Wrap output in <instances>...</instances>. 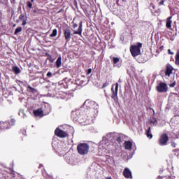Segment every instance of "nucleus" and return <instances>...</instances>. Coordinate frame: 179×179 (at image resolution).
Here are the masks:
<instances>
[{
    "label": "nucleus",
    "mask_w": 179,
    "mask_h": 179,
    "mask_svg": "<svg viewBox=\"0 0 179 179\" xmlns=\"http://www.w3.org/2000/svg\"><path fill=\"white\" fill-rule=\"evenodd\" d=\"M45 109L39 108L38 110H34V114L36 117H44L47 114H50L51 112V106L48 103L45 105Z\"/></svg>",
    "instance_id": "nucleus-1"
},
{
    "label": "nucleus",
    "mask_w": 179,
    "mask_h": 179,
    "mask_svg": "<svg viewBox=\"0 0 179 179\" xmlns=\"http://www.w3.org/2000/svg\"><path fill=\"white\" fill-rule=\"evenodd\" d=\"M77 150L79 155H87V153H89V144L80 143L77 146Z\"/></svg>",
    "instance_id": "nucleus-2"
},
{
    "label": "nucleus",
    "mask_w": 179,
    "mask_h": 179,
    "mask_svg": "<svg viewBox=\"0 0 179 179\" xmlns=\"http://www.w3.org/2000/svg\"><path fill=\"white\" fill-rule=\"evenodd\" d=\"M141 48H142V43H138V45H133L130 48V52L131 55L134 57H137V55H141Z\"/></svg>",
    "instance_id": "nucleus-3"
},
{
    "label": "nucleus",
    "mask_w": 179,
    "mask_h": 179,
    "mask_svg": "<svg viewBox=\"0 0 179 179\" xmlns=\"http://www.w3.org/2000/svg\"><path fill=\"white\" fill-rule=\"evenodd\" d=\"M157 90L159 93H166L167 92V90H169L167 84H166L164 83H159V85L157 87Z\"/></svg>",
    "instance_id": "nucleus-4"
},
{
    "label": "nucleus",
    "mask_w": 179,
    "mask_h": 179,
    "mask_svg": "<svg viewBox=\"0 0 179 179\" xmlns=\"http://www.w3.org/2000/svg\"><path fill=\"white\" fill-rule=\"evenodd\" d=\"M169 141V136H167L166 134H163L162 136H161L160 138H159V145L161 146H166V145H167V142Z\"/></svg>",
    "instance_id": "nucleus-5"
},
{
    "label": "nucleus",
    "mask_w": 179,
    "mask_h": 179,
    "mask_svg": "<svg viewBox=\"0 0 179 179\" xmlns=\"http://www.w3.org/2000/svg\"><path fill=\"white\" fill-rule=\"evenodd\" d=\"M64 36L66 43H68V41H71V29L69 28L64 29Z\"/></svg>",
    "instance_id": "nucleus-6"
},
{
    "label": "nucleus",
    "mask_w": 179,
    "mask_h": 179,
    "mask_svg": "<svg viewBox=\"0 0 179 179\" xmlns=\"http://www.w3.org/2000/svg\"><path fill=\"white\" fill-rule=\"evenodd\" d=\"M55 134L57 136H59V138H66V136H68V134H66V132L59 129H56Z\"/></svg>",
    "instance_id": "nucleus-7"
},
{
    "label": "nucleus",
    "mask_w": 179,
    "mask_h": 179,
    "mask_svg": "<svg viewBox=\"0 0 179 179\" xmlns=\"http://www.w3.org/2000/svg\"><path fill=\"white\" fill-rule=\"evenodd\" d=\"M84 106H87V107H93V108H96V110L99 108V106L97 103H96V102L90 100H86L84 103Z\"/></svg>",
    "instance_id": "nucleus-8"
},
{
    "label": "nucleus",
    "mask_w": 179,
    "mask_h": 179,
    "mask_svg": "<svg viewBox=\"0 0 179 179\" xmlns=\"http://www.w3.org/2000/svg\"><path fill=\"white\" fill-rule=\"evenodd\" d=\"M111 91L113 92L112 99H113V100H115V97H117V95L118 94V83H116L115 90H114V85H113Z\"/></svg>",
    "instance_id": "nucleus-9"
},
{
    "label": "nucleus",
    "mask_w": 179,
    "mask_h": 179,
    "mask_svg": "<svg viewBox=\"0 0 179 179\" xmlns=\"http://www.w3.org/2000/svg\"><path fill=\"white\" fill-rule=\"evenodd\" d=\"M173 71H174V68H173V66L170 65V64H167L166 66V70L165 72V75L166 76H170V75H171V73H173Z\"/></svg>",
    "instance_id": "nucleus-10"
},
{
    "label": "nucleus",
    "mask_w": 179,
    "mask_h": 179,
    "mask_svg": "<svg viewBox=\"0 0 179 179\" xmlns=\"http://www.w3.org/2000/svg\"><path fill=\"white\" fill-rule=\"evenodd\" d=\"M123 175L126 178H132V172L128 168L124 170Z\"/></svg>",
    "instance_id": "nucleus-11"
},
{
    "label": "nucleus",
    "mask_w": 179,
    "mask_h": 179,
    "mask_svg": "<svg viewBox=\"0 0 179 179\" xmlns=\"http://www.w3.org/2000/svg\"><path fill=\"white\" fill-rule=\"evenodd\" d=\"M10 127L9 122H0L1 129H8Z\"/></svg>",
    "instance_id": "nucleus-12"
},
{
    "label": "nucleus",
    "mask_w": 179,
    "mask_h": 179,
    "mask_svg": "<svg viewBox=\"0 0 179 179\" xmlns=\"http://www.w3.org/2000/svg\"><path fill=\"white\" fill-rule=\"evenodd\" d=\"M19 20H20V22H22V26H26V24H27V17L24 15L21 14L19 16Z\"/></svg>",
    "instance_id": "nucleus-13"
},
{
    "label": "nucleus",
    "mask_w": 179,
    "mask_h": 179,
    "mask_svg": "<svg viewBox=\"0 0 179 179\" xmlns=\"http://www.w3.org/2000/svg\"><path fill=\"white\" fill-rule=\"evenodd\" d=\"M124 148L127 150H131V149H132V142H131V141H125L124 142Z\"/></svg>",
    "instance_id": "nucleus-14"
},
{
    "label": "nucleus",
    "mask_w": 179,
    "mask_h": 179,
    "mask_svg": "<svg viewBox=\"0 0 179 179\" xmlns=\"http://www.w3.org/2000/svg\"><path fill=\"white\" fill-rule=\"evenodd\" d=\"M172 18H173V17H169L166 20V26L167 29H171V23H173V21H171Z\"/></svg>",
    "instance_id": "nucleus-15"
},
{
    "label": "nucleus",
    "mask_w": 179,
    "mask_h": 179,
    "mask_svg": "<svg viewBox=\"0 0 179 179\" xmlns=\"http://www.w3.org/2000/svg\"><path fill=\"white\" fill-rule=\"evenodd\" d=\"M82 31H83L82 22H80L79 27H78V30L75 31L73 34H79V36H82Z\"/></svg>",
    "instance_id": "nucleus-16"
},
{
    "label": "nucleus",
    "mask_w": 179,
    "mask_h": 179,
    "mask_svg": "<svg viewBox=\"0 0 179 179\" xmlns=\"http://www.w3.org/2000/svg\"><path fill=\"white\" fill-rule=\"evenodd\" d=\"M62 57H61V56H59L58 57V59L56 61V66L57 68H60L61 65H62Z\"/></svg>",
    "instance_id": "nucleus-17"
},
{
    "label": "nucleus",
    "mask_w": 179,
    "mask_h": 179,
    "mask_svg": "<svg viewBox=\"0 0 179 179\" xmlns=\"http://www.w3.org/2000/svg\"><path fill=\"white\" fill-rule=\"evenodd\" d=\"M150 125H157V120L152 117L150 120Z\"/></svg>",
    "instance_id": "nucleus-18"
},
{
    "label": "nucleus",
    "mask_w": 179,
    "mask_h": 179,
    "mask_svg": "<svg viewBox=\"0 0 179 179\" xmlns=\"http://www.w3.org/2000/svg\"><path fill=\"white\" fill-rule=\"evenodd\" d=\"M19 115H20V117H22V118H26V117H27V116L26 115V113H24V110H20L19 111Z\"/></svg>",
    "instance_id": "nucleus-19"
},
{
    "label": "nucleus",
    "mask_w": 179,
    "mask_h": 179,
    "mask_svg": "<svg viewBox=\"0 0 179 179\" xmlns=\"http://www.w3.org/2000/svg\"><path fill=\"white\" fill-rule=\"evenodd\" d=\"M146 135L150 139H152V138H153V136L152 135V134H150V127H149L148 131H146Z\"/></svg>",
    "instance_id": "nucleus-20"
},
{
    "label": "nucleus",
    "mask_w": 179,
    "mask_h": 179,
    "mask_svg": "<svg viewBox=\"0 0 179 179\" xmlns=\"http://www.w3.org/2000/svg\"><path fill=\"white\" fill-rule=\"evenodd\" d=\"M176 64L179 66V50L177 51L176 55Z\"/></svg>",
    "instance_id": "nucleus-21"
},
{
    "label": "nucleus",
    "mask_w": 179,
    "mask_h": 179,
    "mask_svg": "<svg viewBox=\"0 0 179 179\" xmlns=\"http://www.w3.org/2000/svg\"><path fill=\"white\" fill-rule=\"evenodd\" d=\"M13 72H15V73L17 74V73H20V69H19V67L17 66H15L13 68Z\"/></svg>",
    "instance_id": "nucleus-22"
},
{
    "label": "nucleus",
    "mask_w": 179,
    "mask_h": 179,
    "mask_svg": "<svg viewBox=\"0 0 179 179\" xmlns=\"http://www.w3.org/2000/svg\"><path fill=\"white\" fill-rule=\"evenodd\" d=\"M33 2H34V0H31V1H27V6L29 8H31L33 7Z\"/></svg>",
    "instance_id": "nucleus-23"
},
{
    "label": "nucleus",
    "mask_w": 179,
    "mask_h": 179,
    "mask_svg": "<svg viewBox=\"0 0 179 179\" xmlns=\"http://www.w3.org/2000/svg\"><path fill=\"white\" fill-rule=\"evenodd\" d=\"M58 33L57 29H53L52 33L50 35V37H55Z\"/></svg>",
    "instance_id": "nucleus-24"
},
{
    "label": "nucleus",
    "mask_w": 179,
    "mask_h": 179,
    "mask_svg": "<svg viewBox=\"0 0 179 179\" xmlns=\"http://www.w3.org/2000/svg\"><path fill=\"white\" fill-rule=\"evenodd\" d=\"M113 61L114 66H115V64H118V62H120V58L113 57Z\"/></svg>",
    "instance_id": "nucleus-25"
},
{
    "label": "nucleus",
    "mask_w": 179,
    "mask_h": 179,
    "mask_svg": "<svg viewBox=\"0 0 179 179\" xmlns=\"http://www.w3.org/2000/svg\"><path fill=\"white\" fill-rule=\"evenodd\" d=\"M20 31H22V27H19L17 29H15L14 34L16 35L18 33H20Z\"/></svg>",
    "instance_id": "nucleus-26"
},
{
    "label": "nucleus",
    "mask_w": 179,
    "mask_h": 179,
    "mask_svg": "<svg viewBox=\"0 0 179 179\" xmlns=\"http://www.w3.org/2000/svg\"><path fill=\"white\" fill-rule=\"evenodd\" d=\"M113 0H103L104 3H106V5H110V3H111V1H113Z\"/></svg>",
    "instance_id": "nucleus-27"
},
{
    "label": "nucleus",
    "mask_w": 179,
    "mask_h": 179,
    "mask_svg": "<svg viewBox=\"0 0 179 179\" xmlns=\"http://www.w3.org/2000/svg\"><path fill=\"white\" fill-rule=\"evenodd\" d=\"M168 54H169L170 55H174V52H171L170 49L168 50Z\"/></svg>",
    "instance_id": "nucleus-28"
},
{
    "label": "nucleus",
    "mask_w": 179,
    "mask_h": 179,
    "mask_svg": "<svg viewBox=\"0 0 179 179\" xmlns=\"http://www.w3.org/2000/svg\"><path fill=\"white\" fill-rule=\"evenodd\" d=\"M47 76H48V78H51V76H52V73L48 72V73H47Z\"/></svg>",
    "instance_id": "nucleus-29"
},
{
    "label": "nucleus",
    "mask_w": 179,
    "mask_h": 179,
    "mask_svg": "<svg viewBox=\"0 0 179 179\" xmlns=\"http://www.w3.org/2000/svg\"><path fill=\"white\" fill-rule=\"evenodd\" d=\"M171 146H172V148H176L177 146V143H176L175 142H172Z\"/></svg>",
    "instance_id": "nucleus-30"
},
{
    "label": "nucleus",
    "mask_w": 179,
    "mask_h": 179,
    "mask_svg": "<svg viewBox=\"0 0 179 179\" xmlns=\"http://www.w3.org/2000/svg\"><path fill=\"white\" fill-rule=\"evenodd\" d=\"M107 86H108V83H103L102 88L104 89V87H107Z\"/></svg>",
    "instance_id": "nucleus-31"
},
{
    "label": "nucleus",
    "mask_w": 179,
    "mask_h": 179,
    "mask_svg": "<svg viewBox=\"0 0 179 179\" xmlns=\"http://www.w3.org/2000/svg\"><path fill=\"white\" fill-rule=\"evenodd\" d=\"M166 1V0H162L159 3V5H164V2Z\"/></svg>",
    "instance_id": "nucleus-32"
},
{
    "label": "nucleus",
    "mask_w": 179,
    "mask_h": 179,
    "mask_svg": "<svg viewBox=\"0 0 179 179\" xmlns=\"http://www.w3.org/2000/svg\"><path fill=\"white\" fill-rule=\"evenodd\" d=\"M174 86H176V82L170 85V87H174Z\"/></svg>",
    "instance_id": "nucleus-33"
},
{
    "label": "nucleus",
    "mask_w": 179,
    "mask_h": 179,
    "mask_svg": "<svg viewBox=\"0 0 179 179\" xmlns=\"http://www.w3.org/2000/svg\"><path fill=\"white\" fill-rule=\"evenodd\" d=\"M49 61L50 62H54V59H51V56H49Z\"/></svg>",
    "instance_id": "nucleus-34"
},
{
    "label": "nucleus",
    "mask_w": 179,
    "mask_h": 179,
    "mask_svg": "<svg viewBox=\"0 0 179 179\" xmlns=\"http://www.w3.org/2000/svg\"><path fill=\"white\" fill-rule=\"evenodd\" d=\"M87 73L88 75L92 73V69H89L88 71H87Z\"/></svg>",
    "instance_id": "nucleus-35"
},
{
    "label": "nucleus",
    "mask_w": 179,
    "mask_h": 179,
    "mask_svg": "<svg viewBox=\"0 0 179 179\" xmlns=\"http://www.w3.org/2000/svg\"><path fill=\"white\" fill-rule=\"evenodd\" d=\"M15 119L11 120L12 125H13L15 124Z\"/></svg>",
    "instance_id": "nucleus-36"
},
{
    "label": "nucleus",
    "mask_w": 179,
    "mask_h": 179,
    "mask_svg": "<svg viewBox=\"0 0 179 179\" xmlns=\"http://www.w3.org/2000/svg\"><path fill=\"white\" fill-rule=\"evenodd\" d=\"M74 28H76L78 27V24H74V26H73Z\"/></svg>",
    "instance_id": "nucleus-37"
},
{
    "label": "nucleus",
    "mask_w": 179,
    "mask_h": 179,
    "mask_svg": "<svg viewBox=\"0 0 179 179\" xmlns=\"http://www.w3.org/2000/svg\"><path fill=\"white\" fill-rule=\"evenodd\" d=\"M29 89H30L31 90H34V89H33V87H29Z\"/></svg>",
    "instance_id": "nucleus-38"
},
{
    "label": "nucleus",
    "mask_w": 179,
    "mask_h": 179,
    "mask_svg": "<svg viewBox=\"0 0 179 179\" xmlns=\"http://www.w3.org/2000/svg\"><path fill=\"white\" fill-rule=\"evenodd\" d=\"M157 179H162V176H159Z\"/></svg>",
    "instance_id": "nucleus-39"
},
{
    "label": "nucleus",
    "mask_w": 179,
    "mask_h": 179,
    "mask_svg": "<svg viewBox=\"0 0 179 179\" xmlns=\"http://www.w3.org/2000/svg\"><path fill=\"white\" fill-rule=\"evenodd\" d=\"M13 27H16V24H13Z\"/></svg>",
    "instance_id": "nucleus-40"
},
{
    "label": "nucleus",
    "mask_w": 179,
    "mask_h": 179,
    "mask_svg": "<svg viewBox=\"0 0 179 179\" xmlns=\"http://www.w3.org/2000/svg\"><path fill=\"white\" fill-rule=\"evenodd\" d=\"M119 82H121V79L119 80Z\"/></svg>",
    "instance_id": "nucleus-41"
},
{
    "label": "nucleus",
    "mask_w": 179,
    "mask_h": 179,
    "mask_svg": "<svg viewBox=\"0 0 179 179\" xmlns=\"http://www.w3.org/2000/svg\"><path fill=\"white\" fill-rule=\"evenodd\" d=\"M101 148V145H99V148Z\"/></svg>",
    "instance_id": "nucleus-42"
},
{
    "label": "nucleus",
    "mask_w": 179,
    "mask_h": 179,
    "mask_svg": "<svg viewBox=\"0 0 179 179\" xmlns=\"http://www.w3.org/2000/svg\"><path fill=\"white\" fill-rule=\"evenodd\" d=\"M157 1H159V0H157Z\"/></svg>",
    "instance_id": "nucleus-43"
},
{
    "label": "nucleus",
    "mask_w": 179,
    "mask_h": 179,
    "mask_svg": "<svg viewBox=\"0 0 179 179\" xmlns=\"http://www.w3.org/2000/svg\"><path fill=\"white\" fill-rule=\"evenodd\" d=\"M13 1H15V0H13Z\"/></svg>",
    "instance_id": "nucleus-44"
}]
</instances>
